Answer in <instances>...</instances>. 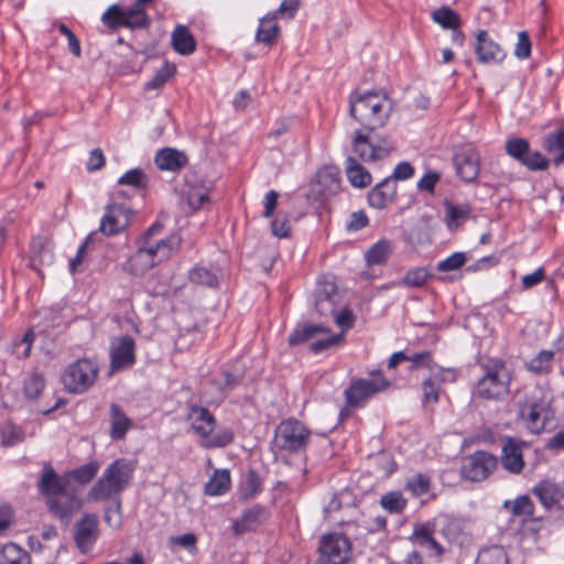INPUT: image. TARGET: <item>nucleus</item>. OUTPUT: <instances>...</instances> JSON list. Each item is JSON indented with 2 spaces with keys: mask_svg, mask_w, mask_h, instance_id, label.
<instances>
[{
  "mask_svg": "<svg viewBox=\"0 0 564 564\" xmlns=\"http://www.w3.org/2000/svg\"><path fill=\"white\" fill-rule=\"evenodd\" d=\"M267 518V511L262 506H254L243 514L235 520L232 529L236 535H241L246 532L254 530L258 525H260Z\"/></svg>",
  "mask_w": 564,
  "mask_h": 564,
  "instance_id": "24",
  "label": "nucleus"
},
{
  "mask_svg": "<svg viewBox=\"0 0 564 564\" xmlns=\"http://www.w3.org/2000/svg\"><path fill=\"white\" fill-rule=\"evenodd\" d=\"M503 508L509 510L512 516L521 518V520L539 521L542 517H534L533 501L528 495L519 496L513 501L507 500L503 503Z\"/></svg>",
  "mask_w": 564,
  "mask_h": 564,
  "instance_id": "28",
  "label": "nucleus"
},
{
  "mask_svg": "<svg viewBox=\"0 0 564 564\" xmlns=\"http://www.w3.org/2000/svg\"><path fill=\"white\" fill-rule=\"evenodd\" d=\"M431 278V274L425 268L419 267L409 270L405 275L398 282H394L395 286H403L409 289L422 288L427 280Z\"/></svg>",
  "mask_w": 564,
  "mask_h": 564,
  "instance_id": "38",
  "label": "nucleus"
},
{
  "mask_svg": "<svg viewBox=\"0 0 564 564\" xmlns=\"http://www.w3.org/2000/svg\"><path fill=\"white\" fill-rule=\"evenodd\" d=\"M392 251L391 242L388 240L377 241L367 252L366 261L368 265H379L388 261Z\"/></svg>",
  "mask_w": 564,
  "mask_h": 564,
  "instance_id": "36",
  "label": "nucleus"
},
{
  "mask_svg": "<svg viewBox=\"0 0 564 564\" xmlns=\"http://www.w3.org/2000/svg\"><path fill=\"white\" fill-rule=\"evenodd\" d=\"M99 468L100 464L97 460H91L76 469L70 470L67 476L80 485H86L95 478L99 471Z\"/></svg>",
  "mask_w": 564,
  "mask_h": 564,
  "instance_id": "41",
  "label": "nucleus"
},
{
  "mask_svg": "<svg viewBox=\"0 0 564 564\" xmlns=\"http://www.w3.org/2000/svg\"><path fill=\"white\" fill-rule=\"evenodd\" d=\"M445 208V224L447 228L453 231L456 230L464 221H466L470 214L469 205H455L449 200L444 202Z\"/></svg>",
  "mask_w": 564,
  "mask_h": 564,
  "instance_id": "32",
  "label": "nucleus"
},
{
  "mask_svg": "<svg viewBox=\"0 0 564 564\" xmlns=\"http://www.w3.org/2000/svg\"><path fill=\"white\" fill-rule=\"evenodd\" d=\"M119 185L131 186L135 189H144L149 184L147 174L141 169H131L127 171L119 180Z\"/></svg>",
  "mask_w": 564,
  "mask_h": 564,
  "instance_id": "44",
  "label": "nucleus"
},
{
  "mask_svg": "<svg viewBox=\"0 0 564 564\" xmlns=\"http://www.w3.org/2000/svg\"><path fill=\"white\" fill-rule=\"evenodd\" d=\"M345 173L348 182L356 188H365L372 182L369 171L352 155L345 160Z\"/></svg>",
  "mask_w": 564,
  "mask_h": 564,
  "instance_id": "25",
  "label": "nucleus"
},
{
  "mask_svg": "<svg viewBox=\"0 0 564 564\" xmlns=\"http://www.w3.org/2000/svg\"><path fill=\"white\" fill-rule=\"evenodd\" d=\"M37 489L44 496L48 510L65 524L83 507V500L76 490L68 488L67 477L58 476L50 464L43 467Z\"/></svg>",
  "mask_w": 564,
  "mask_h": 564,
  "instance_id": "1",
  "label": "nucleus"
},
{
  "mask_svg": "<svg viewBox=\"0 0 564 564\" xmlns=\"http://www.w3.org/2000/svg\"><path fill=\"white\" fill-rule=\"evenodd\" d=\"M230 488V473L228 469H217L207 481L204 492L207 496H220Z\"/></svg>",
  "mask_w": 564,
  "mask_h": 564,
  "instance_id": "34",
  "label": "nucleus"
},
{
  "mask_svg": "<svg viewBox=\"0 0 564 564\" xmlns=\"http://www.w3.org/2000/svg\"><path fill=\"white\" fill-rule=\"evenodd\" d=\"M413 174H414L413 166L409 162L403 161V162H400L399 164H397V166L393 170L392 175H390L389 177H392L393 182L397 184V181L408 180V178L412 177Z\"/></svg>",
  "mask_w": 564,
  "mask_h": 564,
  "instance_id": "64",
  "label": "nucleus"
},
{
  "mask_svg": "<svg viewBox=\"0 0 564 564\" xmlns=\"http://www.w3.org/2000/svg\"><path fill=\"white\" fill-rule=\"evenodd\" d=\"M0 564H31V556L19 545L8 543L2 547Z\"/></svg>",
  "mask_w": 564,
  "mask_h": 564,
  "instance_id": "35",
  "label": "nucleus"
},
{
  "mask_svg": "<svg viewBox=\"0 0 564 564\" xmlns=\"http://www.w3.org/2000/svg\"><path fill=\"white\" fill-rule=\"evenodd\" d=\"M502 467L514 475L520 474L524 468V460L521 444L512 438L507 437L501 448Z\"/></svg>",
  "mask_w": 564,
  "mask_h": 564,
  "instance_id": "20",
  "label": "nucleus"
},
{
  "mask_svg": "<svg viewBox=\"0 0 564 564\" xmlns=\"http://www.w3.org/2000/svg\"><path fill=\"white\" fill-rule=\"evenodd\" d=\"M521 417L530 432L539 434L546 430L554 419V413L547 401L531 400L521 408Z\"/></svg>",
  "mask_w": 564,
  "mask_h": 564,
  "instance_id": "15",
  "label": "nucleus"
},
{
  "mask_svg": "<svg viewBox=\"0 0 564 564\" xmlns=\"http://www.w3.org/2000/svg\"><path fill=\"white\" fill-rule=\"evenodd\" d=\"M380 505L390 513H400L406 507V499L403 498L401 492L391 491L381 497Z\"/></svg>",
  "mask_w": 564,
  "mask_h": 564,
  "instance_id": "51",
  "label": "nucleus"
},
{
  "mask_svg": "<svg viewBox=\"0 0 564 564\" xmlns=\"http://www.w3.org/2000/svg\"><path fill=\"white\" fill-rule=\"evenodd\" d=\"M316 185L319 187L318 194L327 199L329 196L336 195L340 187V178L338 173L330 169L321 170L316 175Z\"/></svg>",
  "mask_w": 564,
  "mask_h": 564,
  "instance_id": "31",
  "label": "nucleus"
},
{
  "mask_svg": "<svg viewBox=\"0 0 564 564\" xmlns=\"http://www.w3.org/2000/svg\"><path fill=\"white\" fill-rule=\"evenodd\" d=\"M57 29L63 35L67 37L69 51L76 57H79L82 54L80 44L73 31L64 23H59Z\"/></svg>",
  "mask_w": 564,
  "mask_h": 564,
  "instance_id": "62",
  "label": "nucleus"
},
{
  "mask_svg": "<svg viewBox=\"0 0 564 564\" xmlns=\"http://www.w3.org/2000/svg\"><path fill=\"white\" fill-rule=\"evenodd\" d=\"M531 54V41L529 37V34L525 31H521L518 34V43L514 48V55L520 58L524 59L528 58Z\"/></svg>",
  "mask_w": 564,
  "mask_h": 564,
  "instance_id": "61",
  "label": "nucleus"
},
{
  "mask_svg": "<svg viewBox=\"0 0 564 564\" xmlns=\"http://www.w3.org/2000/svg\"><path fill=\"white\" fill-rule=\"evenodd\" d=\"M98 517L85 513L74 527V540L82 553L89 552L98 539Z\"/></svg>",
  "mask_w": 564,
  "mask_h": 564,
  "instance_id": "17",
  "label": "nucleus"
},
{
  "mask_svg": "<svg viewBox=\"0 0 564 564\" xmlns=\"http://www.w3.org/2000/svg\"><path fill=\"white\" fill-rule=\"evenodd\" d=\"M519 162L530 171H544L549 167V160L541 152L532 151L531 148Z\"/></svg>",
  "mask_w": 564,
  "mask_h": 564,
  "instance_id": "54",
  "label": "nucleus"
},
{
  "mask_svg": "<svg viewBox=\"0 0 564 564\" xmlns=\"http://www.w3.org/2000/svg\"><path fill=\"white\" fill-rule=\"evenodd\" d=\"M188 279L191 282L199 285H205L209 288L217 286L218 278L217 275L209 269L204 267H195L189 271Z\"/></svg>",
  "mask_w": 564,
  "mask_h": 564,
  "instance_id": "47",
  "label": "nucleus"
},
{
  "mask_svg": "<svg viewBox=\"0 0 564 564\" xmlns=\"http://www.w3.org/2000/svg\"><path fill=\"white\" fill-rule=\"evenodd\" d=\"M405 489L414 497L423 496L431 489V478L425 474H416L406 480Z\"/></svg>",
  "mask_w": 564,
  "mask_h": 564,
  "instance_id": "49",
  "label": "nucleus"
},
{
  "mask_svg": "<svg viewBox=\"0 0 564 564\" xmlns=\"http://www.w3.org/2000/svg\"><path fill=\"white\" fill-rule=\"evenodd\" d=\"M175 73L176 66L165 62L162 67L156 70L153 78L145 84V89L151 90L163 87Z\"/></svg>",
  "mask_w": 564,
  "mask_h": 564,
  "instance_id": "46",
  "label": "nucleus"
},
{
  "mask_svg": "<svg viewBox=\"0 0 564 564\" xmlns=\"http://www.w3.org/2000/svg\"><path fill=\"white\" fill-rule=\"evenodd\" d=\"M102 23L111 30L124 28V9L118 4L110 6L101 17Z\"/></svg>",
  "mask_w": 564,
  "mask_h": 564,
  "instance_id": "48",
  "label": "nucleus"
},
{
  "mask_svg": "<svg viewBox=\"0 0 564 564\" xmlns=\"http://www.w3.org/2000/svg\"><path fill=\"white\" fill-rule=\"evenodd\" d=\"M408 361L411 362L409 371L413 372L420 368H426L430 371L433 370L434 360L430 351H421L409 356Z\"/></svg>",
  "mask_w": 564,
  "mask_h": 564,
  "instance_id": "58",
  "label": "nucleus"
},
{
  "mask_svg": "<svg viewBox=\"0 0 564 564\" xmlns=\"http://www.w3.org/2000/svg\"><path fill=\"white\" fill-rule=\"evenodd\" d=\"M33 330H28L23 337L13 341V354L20 359H25L30 356L32 344L34 340Z\"/></svg>",
  "mask_w": 564,
  "mask_h": 564,
  "instance_id": "57",
  "label": "nucleus"
},
{
  "mask_svg": "<svg viewBox=\"0 0 564 564\" xmlns=\"http://www.w3.org/2000/svg\"><path fill=\"white\" fill-rule=\"evenodd\" d=\"M311 431L299 420H283L275 429L273 444L280 451L297 453L308 444Z\"/></svg>",
  "mask_w": 564,
  "mask_h": 564,
  "instance_id": "9",
  "label": "nucleus"
},
{
  "mask_svg": "<svg viewBox=\"0 0 564 564\" xmlns=\"http://www.w3.org/2000/svg\"><path fill=\"white\" fill-rule=\"evenodd\" d=\"M481 376L473 388V397L486 401H502L510 393L511 372L500 358H486L479 362Z\"/></svg>",
  "mask_w": 564,
  "mask_h": 564,
  "instance_id": "4",
  "label": "nucleus"
},
{
  "mask_svg": "<svg viewBox=\"0 0 564 564\" xmlns=\"http://www.w3.org/2000/svg\"><path fill=\"white\" fill-rule=\"evenodd\" d=\"M477 564H509V558L502 546L494 545L478 553Z\"/></svg>",
  "mask_w": 564,
  "mask_h": 564,
  "instance_id": "39",
  "label": "nucleus"
},
{
  "mask_svg": "<svg viewBox=\"0 0 564 564\" xmlns=\"http://www.w3.org/2000/svg\"><path fill=\"white\" fill-rule=\"evenodd\" d=\"M397 197V184L392 177H386L368 193V203L371 207L383 209L391 205Z\"/></svg>",
  "mask_w": 564,
  "mask_h": 564,
  "instance_id": "21",
  "label": "nucleus"
},
{
  "mask_svg": "<svg viewBox=\"0 0 564 564\" xmlns=\"http://www.w3.org/2000/svg\"><path fill=\"white\" fill-rule=\"evenodd\" d=\"M185 420L194 434L200 438V446L204 448L226 447L234 442V431L227 426L216 429V417L205 406L187 404Z\"/></svg>",
  "mask_w": 564,
  "mask_h": 564,
  "instance_id": "6",
  "label": "nucleus"
},
{
  "mask_svg": "<svg viewBox=\"0 0 564 564\" xmlns=\"http://www.w3.org/2000/svg\"><path fill=\"white\" fill-rule=\"evenodd\" d=\"M369 376L370 378L367 379H352L348 388L345 389L344 395L348 409L362 406L368 399L391 386V382L379 369L370 371Z\"/></svg>",
  "mask_w": 564,
  "mask_h": 564,
  "instance_id": "8",
  "label": "nucleus"
},
{
  "mask_svg": "<svg viewBox=\"0 0 564 564\" xmlns=\"http://www.w3.org/2000/svg\"><path fill=\"white\" fill-rule=\"evenodd\" d=\"M261 490V479L257 471L249 470L240 486L241 498L248 500Z\"/></svg>",
  "mask_w": 564,
  "mask_h": 564,
  "instance_id": "50",
  "label": "nucleus"
},
{
  "mask_svg": "<svg viewBox=\"0 0 564 564\" xmlns=\"http://www.w3.org/2000/svg\"><path fill=\"white\" fill-rule=\"evenodd\" d=\"M352 152L362 162H375L387 158L394 149L388 135L375 130L358 129L351 140Z\"/></svg>",
  "mask_w": 564,
  "mask_h": 564,
  "instance_id": "7",
  "label": "nucleus"
},
{
  "mask_svg": "<svg viewBox=\"0 0 564 564\" xmlns=\"http://www.w3.org/2000/svg\"><path fill=\"white\" fill-rule=\"evenodd\" d=\"M459 371L455 368H443L434 364L431 375L433 379L443 386L446 382H455L458 378Z\"/></svg>",
  "mask_w": 564,
  "mask_h": 564,
  "instance_id": "60",
  "label": "nucleus"
},
{
  "mask_svg": "<svg viewBox=\"0 0 564 564\" xmlns=\"http://www.w3.org/2000/svg\"><path fill=\"white\" fill-rule=\"evenodd\" d=\"M336 296V283L325 276L319 278L315 290V299L335 300Z\"/></svg>",
  "mask_w": 564,
  "mask_h": 564,
  "instance_id": "59",
  "label": "nucleus"
},
{
  "mask_svg": "<svg viewBox=\"0 0 564 564\" xmlns=\"http://www.w3.org/2000/svg\"><path fill=\"white\" fill-rule=\"evenodd\" d=\"M542 144L549 153L558 152L553 159L555 166H560L564 163V126L556 131L546 134L543 138Z\"/></svg>",
  "mask_w": 564,
  "mask_h": 564,
  "instance_id": "33",
  "label": "nucleus"
},
{
  "mask_svg": "<svg viewBox=\"0 0 564 564\" xmlns=\"http://www.w3.org/2000/svg\"><path fill=\"white\" fill-rule=\"evenodd\" d=\"M476 55L477 59L482 64L500 63L506 54L502 48L489 37L487 31H479L476 35Z\"/></svg>",
  "mask_w": 564,
  "mask_h": 564,
  "instance_id": "19",
  "label": "nucleus"
},
{
  "mask_svg": "<svg viewBox=\"0 0 564 564\" xmlns=\"http://www.w3.org/2000/svg\"><path fill=\"white\" fill-rule=\"evenodd\" d=\"M529 148L528 140L523 138H511L506 142L507 154L518 162L528 153Z\"/></svg>",
  "mask_w": 564,
  "mask_h": 564,
  "instance_id": "55",
  "label": "nucleus"
},
{
  "mask_svg": "<svg viewBox=\"0 0 564 564\" xmlns=\"http://www.w3.org/2000/svg\"><path fill=\"white\" fill-rule=\"evenodd\" d=\"M135 364V343L129 335L118 337L111 341L110 367L111 372L130 369Z\"/></svg>",
  "mask_w": 564,
  "mask_h": 564,
  "instance_id": "16",
  "label": "nucleus"
},
{
  "mask_svg": "<svg viewBox=\"0 0 564 564\" xmlns=\"http://www.w3.org/2000/svg\"><path fill=\"white\" fill-rule=\"evenodd\" d=\"M432 19L442 28L451 30L457 29L460 23L459 15L448 7H443L438 10H435L432 13Z\"/></svg>",
  "mask_w": 564,
  "mask_h": 564,
  "instance_id": "45",
  "label": "nucleus"
},
{
  "mask_svg": "<svg viewBox=\"0 0 564 564\" xmlns=\"http://www.w3.org/2000/svg\"><path fill=\"white\" fill-rule=\"evenodd\" d=\"M278 12H270L260 19L256 32V41L265 45H272L280 33V26L276 22Z\"/></svg>",
  "mask_w": 564,
  "mask_h": 564,
  "instance_id": "27",
  "label": "nucleus"
},
{
  "mask_svg": "<svg viewBox=\"0 0 564 564\" xmlns=\"http://www.w3.org/2000/svg\"><path fill=\"white\" fill-rule=\"evenodd\" d=\"M171 43L174 51L181 55H191L196 50V41L189 29L185 25H177L173 30Z\"/></svg>",
  "mask_w": 564,
  "mask_h": 564,
  "instance_id": "29",
  "label": "nucleus"
},
{
  "mask_svg": "<svg viewBox=\"0 0 564 564\" xmlns=\"http://www.w3.org/2000/svg\"><path fill=\"white\" fill-rule=\"evenodd\" d=\"M351 543L341 533L325 534L319 543L318 564H349Z\"/></svg>",
  "mask_w": 564,
  "mask_h": 564,
  "instance_id": "12",
  "label": "nucleus"
},
{
  "mask_svg": "<svg viewBox=\"0 0 564 564\" xmlns=\"http://www.w3.org/2000/svg\"><path fill=\"white\" fill-rule=\"evenodd\" d=\"M413 535L421 545L435 550L438 555L443 554V547L433 538L432 530L429 525L422 524L416 527L414 529Z\"/></svg>",
  "mask_w": 564,
  "mask_h": 564,
  "instance_id": "53",
  "label": "nucleus"
},
{
  "mask_svg": "<svg viewBox=\"0 0 564 564\" xmlns=\"http://www.w3.org/2000/svg\"><path fill=\"white\" fill-rule=\"evenodd\" d=\"M54 262L53 247L48 239L44 237L33 238L31 241V267L41 271L42 267H50Z\"/></svg>",
  "mask_w": 564,
  "mask_h": 564,
  "instance_id": "22",
  "label": "nucleus"
},
{
  "mask_svg": "<svg viewBox=\"0 0 564 564\" xmlns=\"http://www.w3.org/2000/svg\"><path fill=\"white\" fill-rule=\"evenodd\" d=\"M162 225L153 224L139 239L137 251L129 258L127 269L134 275H142L155 264L167 259L171 252L178 248L180 237L172 235L167 238H158Z\"/></svg>",
  "mask_w": 564,
  "mask_h": 564,
  "instance_id": "2",
  "label": "nucleus"
},
{
  "mask_svg": "<svg viewBox=\"0 0 564 564\" xmlns=\"http://www.w3.org/2000/svg\"><path fill=\"white\" fill-rule=\"evenodd\" d=\"M151 20L143 8L135 4L124 9V28L128 29H145L150 25Z\"/></svg>",
  "mask_w": 564,
  "mask_h": 564,
  "instance_id": "37",
  "label": "nucleus"
},
{
  "mask_svg": "<svg viewBox=\"0 0 564 564\" xmlns=\"http://www.w3.org/2000/svg\"><path fill=\"white\" fill-rule=\"evenodd\" d=\"M110 436L112 440H122L129 429L132 426V421L126 415L123 410L118 404L110 406Z\"/></svg>",
  "mask_w": 564,
  "mask_h": 564,
  "instance_id": "30",
  "label": "nucleus"
},
{
  "mask_svg": "<svg viewBox=\"0 0 564 564\" xmlns=\"http://www.w3.org/2000/svg\"><path fill=\"white\" fill-rule=\"evenodd\" d=\"M132 215L133 210L127 203L112 202L106 206L99 229L109 237L119 235L130 226Z\"/></svg>",
  "mask_w": 564,
  "mask_h": 564,
  "instance_id": "14",
  "label": "nucleus"
},
{
  "mask_svg": "<svg viewBox=\"0 0 564 564\" xmlns=\"http://www.w3.org/2000/svg\"><path fill=\"white\" fill-rule=\"evenodd\" d=\"M326 332L322 325H299L289 336V345L296 346L311 339L318 333Z\"/></svg>",
  "mask_w": 564,
  "mask_h": 564,
  "instance_id": "40",
  "label": "nucleus"
},
{
  "mask_svg": "<svg viewBox=\"0 0 564 564\" xmlns=\"http://www.w3.org/2000/svg\"><path fill=\"white\" fill-rule=\"evenodd\" d=\"M532 492L546 510L552 508L564 509V489L558 485L551 481H541L532 489Z\"/></svg>",
  "mask_w": 564,
  "mask_h": 564,
  "instance_id": "18",
  "label": "nucleus"
},
{
  "mask_svg": "<svg viewBox=\"0 0 564 564\" xmlns=\"http://www.w3.org/2000/svg\"><path fill=\"white\" fill-rule=\"evenodd\" d=\"M134 474V466L124 458L112 462L102 473L101 477L88 491L87 498L90 501H106L115 499L117 509L121 508L119 496L130 485Z\"/></svg>",
  "mask_w": 564,
  "mask_h": 564,
  "instance_id": "5",
  "label": "nucleus"
},
{
  "mask_svg": "<svg viewBox=\"0 0 564 564\" xmlns=\"http://www.w3.org/2000/svg\"><path fill=\"white\" fill-rule=\"evenodd\" d=\"M183 194L188 207L195 212L209 204V187L200 181H186Z\"/></svg>",
  "mask_w": 564,
  "mask_h": 564,
  "instance_id": "26",
  "label": "nucleus"
},
{
  "mask_svg": "<svg viewBox=\"0 0 564 564\" xmlns=\"http://www.w3.org/2000/svg\"><path fill=\"white\" fill-rule=\"evenodd\" d=\"M99 372L98 365L87 358L70 364L62 376L65 389L72 393H84L95 383Z\"/></svg>",
  "mask_w": 564,
  "mask_h": 564,
  "instance_id": "10",
  "label": "nucleus"
},
{
  "mask_svg": "<svg viewBox=\"0 0 564 564\" xmlns=\"http://www.w3.org/2000/svg\"><path fill=\"white\" fill-rule=\"evenodd\" d=\"M154 163L161 171L176 172L187 164V156L176 149L164 148L156 152Z\"/></svg>",
  "mask_w": 564,
  "mask_h": 564,
  "instance_id": "23",
  "label": "nucleus"
},
{
  "mask_svg": "<svg viewBox=\"0 0 564 564\" xmlns=\"http://www.w3.org/2000/svg\"><path fill=\"white\" fill-rule=\"evenodd\" d=\"M453 164L457 177L465 183H473L480 172V154L473 143L453 147Z\"/></svg>",
  "mask_w": 564,
  "mask_h": 564,
  "instance_id": "11",
  "label": "nucleus"
},
{
  "mask_svg": "<svg viewBox=\"0 0 564 564\" xmlns=\"http://www.w3.org/2000/svg\"><path fill=\"white\" fill-rule=\"evenodd\" d=\"M466 261L467 254L465 252H455L447 257L446 259L440 261L436 265V269L440 272H449L458 270L466 263Z\"/></svg>",
  "mask_w": 564,
  "mask_h": 564,
  "instance_id": "56",
  "label": "nucleus"
},
{
  "mask_svg": "<svg viewBox=\"0 0 564 564\" xmlns=\"http://www.w3.org/2000/svg\"><path fill=\"white\" fill-rule=\"evenodd\" d=\"M45 387L44 375L39 371H31L24 379L23 391L26 398H37Z\"/></svg>",
  "mask_w": 564,
  "mask_h": 564,
  "instance_id": "43",
  "label": "nucleus"
},
{
  "mask_svg": "<svg viewBox=\"0 0 564 564\" xmlns=\"http://www.w3.org/2000/svg\"><path fill=\"white\" fill-rule=\"evenodd\" d=\"M498 458L485 451H477L464 458L462 476L470 481L478 482L487 479L497 468Z\"/></svg>",
  "mask_w": 564,
  "mask_h": 564,
  "instance_id": "13",
  "label": "nucleus"
},
{
  "mask_svg": "<svg viewBox=\"0 0 564 564\" xmlns=\"http://www.w3.org/2000/svg\"><path fill=\"white\" fill-rule=\"evenodd\" d=\"M392 110L393 102L386 93L356 90L349 98L350 116L366 130L383 127Z\"/></svg>",
  "mask_w": 564,
  "mask_h": 564,
  "instance_id": "3",
  "label": "nucleus"
},
{
  "mask_svg": "<svg viewBox=\"0 0 564 564\" xmlns=\"http://www.w3.org/2000/svg\"><path fill=\"white\" fill-rule=\"evenodd\" d=\"M554 352L552 350H541L528 364L527 369L536 375L547 373L552 369Z\"/></svg>",
  "mask_w": 564,
  "mask_h": 564,
  "instance_id": "42",
  "label": "nucleus"
},
{
  "mask_svg": "<svg viewBox=\"0 0 564 564\" xmlns=\"http://www.w3.org/2000/svg\"><path fill=\"white\" fill-rule=\"evenodd\" d=\"M368 217L364 210L355 212L350 215L346 225L347 230L358 231L368 225Z\"/></svg>",
  "mask_w": 564,
  "mask_h": 564,
  "instance_id": "63",
  "label": "nucleus"
},
{
  "mask_svg": "<svg viewBox=\"0 0 564 564\" xmlns=\"http://www.w3.org/2000/svg\"><path fill=\"white\" fill-rule=\"evenodd\" d=\"M441 387L432 376L425 378L422 382V403L424 405L437 403L440 401Z\"/></svg>",
  "mask_w": 564,
  "mask_h": 564,
  "instance_id": "52",
  "label": "nucleus"
}]
</instances>
